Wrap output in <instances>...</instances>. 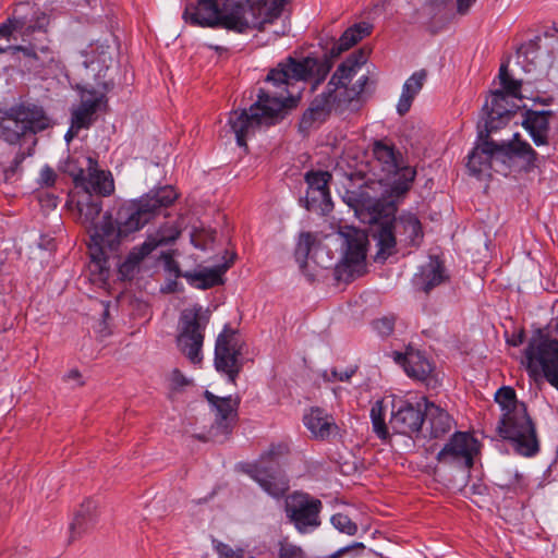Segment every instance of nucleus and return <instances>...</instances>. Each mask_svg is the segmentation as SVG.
Listing matches in <instances>:
<instances>
[{"instance_id":"nucleus-1","label":"nucleus","mask_w":558,"mask_h":558,"mask_svg":"<svg viewBox=\"0 0 558 558\" xmlns=\"http://www.w3.org/2000/svg\"><path fill=\"white\" fill-rule=\"evenodd\" d=\"M331 69L329 60L306 57L300 61L289 57L277 68L270 70L266 82L272 83L276 92L259 89L257 100L248 109L234 110L230 113L229 125L235 134L236 144L246 147L247 137L262 128H268L282 119L287 101L292 98L288 90L291 81H305L316 77L322 82Z\"/></svg>"},{"instance_id":"nucleus-2","label":"nucleus","mask_w":558,"mask_h":558,"mask_svg":"<svg viewBox=\"0 0 558 558\" xmlns=\"http://www.w3.org/2000/svg\"><path fill=\"white\" fill-rule=\"evenodd\" d=\"M178 198L171 185L150 190L140 198L120 206L116 220L105 214L100 226H96L88 245L92 263L100 274L109 269L110 257L118 256L121 244L129 236L149 223L162 208L169 207Z\"/></svg>"},{"instance_id":"nucleus-3","label":"nucleus","mask_w":558,"mask_h":558,"mask_svg":"<svg viewBox=\"0 0 558 558\" xmlns=\"http://www.w3.org/2000/svg\"><path fill=\"white\" fill-rule=\"evenodd\" d=\"M345 201L363 221L373 226L372 235L378 247L376 259L386 260L395 253L397 234L400 243L404 245H420L423 231L418 218L407 213L396 219V205L385 193L378 196L373 186L366 185L348 192Z\"/></svg>"},{"instance_id":"nucleus-4","label":"nucleus","mask_w":558,"mask_h":558,"mask_svg":"<svg viewBox=\"0 0 558 558\" xmlns=\"http://www.w3.org/2000/svg\"><path fill=\"white\" fill-rule=\"evenodd\" d=\"M287 0H199L187 7L184 20L195 26L222 27L244 34L253 29L262 31L281 14Z\"/></svg>"},{"instance_id":"nucleus-5","label":"nucleus","mask_w":558,"mask_h":558,"mask_svg":"<svg viewBox=\"0 0 558 558\" xmlns=\"http://www.w3.org/2000/svg\"><path fill=\"white\" fill-rule=\"evenodd\" d=\"M424 400L412 403L408 400H398L392 404L389 426L386 423V407L383 400H377L371 408L372 428L376 436L386 440L389 438V427L401 435L411 436L421 433L424 425Z\"/></svg>"},{"instance_id":"nucleus-6","label":"nucleus","mask_w":558,"mask_h":558,"mask_svg":"<svg viewBox=\"0 0 558 558\" xmlns=\"http://www.w3.org/2000/svg\"><path fill=\"white\" fill-rule=\"evenodd\" d=\"M373 170L379 171L378 185L389 186L391 196L400 197L411 187L416 175L414 168L403 166L401 155L383 142H375L373 146Z\"/></svg>"},{"instance_id":"nucleus-7","label":"nucleus","mask_w":558,"mask_h":558,"mask_svg":"<svg viewBox=\"0 0 558 558\" xmlns=\"http://www.w3.org/2000/svg\"><path fill=\"white\" fill-rule=\"evenodd\" d=\"M210 313L201 305L185 308L179 318L177 345L191 363L199 364L203 360L202 348L205 329L209 323Z\"/></svg>"},{"instance_id":"nucleus-8","label":"nucleus","mask_w":558,"mask_h":558,"mask_svg":"<svg viewBox=\"0 0 558 558\" xmlns=\"http://www.w3.org/2000/svg\"><path fill=\"white\" fill-rule=\"evenodd\" d=\"M524 355L529 375L537 379L542 371L550 385L558 389V340L538 330L531 338Z\"/></svg>"},{"instance_id":"nucleus-9","label":"nucleus","mask_w":558,"mask_h":558,"mask_svg":"<svg viewBox=\"0 0 558 558\" xmlns=\"http://www.w3.org/2000/svg\"><path fill=\"white\" fill-rule=\"evenodd\" d=\"M517 411L502 414L499 422V435L511 441L515 452L533 457L539 451L535 425L527 414L526 405H518Z\"/></svg>"},{"instance_id":"nucleus-10","label":"nucleus","mask_w":558,"mask_h":558,"mask_svg":"<svg viewBox=\"0 0 558 558\" xmlns=\"http://www.w3.org/2000/svg\"><path fill=\"white\" fill-rule=\"evenodd\" d=\"M51 120L43 108L28 105L12 108L0 119V136L10 144H16L27 133L48 129Z\"/></svg>"},{"instance_id":"nucleus-11","label":"nucleus","mask_w":558,"mask_h":558,"mask_svg":"<svg viewBox=\"0 0 558 558\" xmlns=\"http://www.w3.org/2000/svg\"><path fill=\"white\" fill-rule=\"evenodd\" d=\"M286 453V445H272L262 454L259 461L246 471L250 477L274 498L283 496L290 487L288 477L277 462V458Z\"/></svg>"},{"instance_id":"nucleus-12","label":"nucleus","mask_w":558,"mask_h":558,"mask_svg":"<svg viewBox=\"0 0 558 558\" xmlns=\"http://www.w3.org/2000/svg\"><path fill=\"white\" fill-rule=\"evenodd\" d=\"M112 54L108 46L97 45L86 54L78 71L81 78L77 88L82 92H107L112 85L108 73L112 64Z\"/></svg>"},{"instance_id":"nucleus-13","label":"nucleus","mask_w":558,"mask_h":558,"mask_svg":"<svg viewBox=\"0 0 558 558\" xmlns=\"http://www.w3.org/2000/svg\"><path fill=\"white\" fill-rule=\"evenodd\" d=\"M343 71L344 66H339L328 82L326 90L312 100L300 121V129L302 131H307L315 123L323 122L332 109H340L347 105L337 86V84L341 83L339 80L347 78L345 74H341Z\"/></svg>"},{"instance_id":"nucleus-14","label":"nucleus","mask_w":558,"mask_h":558,"mask_svg":"<svg viewBox=\"0 0 558 558\" xmlns=\"http://www.w3.org/2000/svg\"><path fill=\"white\" fill-rule=\"evenodd\" d=\"M215 367L235 383L243 367V342L229 325L218 335L215 345Z\"/></svg>"},{"instance_id":"nucleus-15","label":"nucleus","mask_w":558,"mask_h":558,"mask_svg":"<svg viewBox=\"0 0 558 558\" xmlns=\"http://www.w3.org/2000/svg\"><path fill=\"white\" fill-rule=\"evenodd\" d=\"M322 509L323 504L319 499L304 493L295 492L286 500L287 518L302 534L312 532L320 525Z\"/></svg>"},{"instance_id":"nucleus-16","label":"nucleus","mask_w":558,"mask_h":558,"mask_svg":"<svg viewBox=\"0 0 558 558\" xmlns=\"http://www.w3.org/2000/svg\"><path fill=\"white\" fill-rule=\"evenodd\" d=\"M515 105H510L509 97L504 90H495L490 95V101H486L483 106V118L477 124L478 137H488L490 133L506 125L511 114L515 112Z\"/></svg>"},{"instance_id":"nucleus-17","label":"nucleus","mask_w":558,"mask_h":558,"mask_svg":"<svg viewBox=\"0 0 558 558\" xmlns=\"http://www.w3.org/2000/svg\"><path fill=\"white\" fill-rule=\"evenodd\" d=\"M478 450V442L472 435L458 432L438 452L437 460L444 464H457L460 468L470 469Z\"/></svg>"},{"instance_id":"nucleus-18","label":"nucleus","mask_w":558,"mask_h":558,"mask_svg":"<svg viewBox=\"0 0 558 558\" xmlns=\"http://www.w3.org/2000/svg\"><path fill=\"white\" fill-rule=\"evenodd\" d=\"M49 16L41 13H34L31 17L27 15H14L0 25V53L12 50L13 53L15 46L10 45L11 36L13 33H19L23 40L35 32L46 31L49 24Z\"/></svg>"},{"instance_id":"nucleus-19","label":"nucleus","mask_w":558,"mask_h":558,"mask_svg":"<svg viewBox=\"0 0 558 558\" xmlns=\"http://www.w3.org/2000/svg\"><path fill=\"white\" fill-rule=\"evenodd\" d=\"M180 233L181 231L172 225L160 227L155 233L149 234L142 245L129 253L126 259L120 265V272L123 276L132 274L147 255L159 246L173 243Z\"/></svg>"},{"instance_id":"nucleus-20","label":"nucleus","mask_w":558,"mask_h":558,"mask_svg":"<svg viewBox=\"0 0 558 558\" xmlns=\"http://www.w3.org/2000/svg\"><path fill=\"white\" fill-rule=\"evenodd\" d=\"M87 174L85 170H69V175L73 179L76 187H82L87 196H109L114 191V182L110 172L98 170L97 162L90 158H85Z\"/></svg>"},{"instance_id":"nucleus-21","label":"nucleus","mask_w":558,"mask_h":558,"mask_svg":"<svg viewBox=\"0 0 558 558\" xmlns=\"http://www.w3.org/2000/svg\"><path fill=\"white\" fill-rule=\"evenodd\" d=\"M500 159L504 162H518L520 168L530 171L538 166V155L532 146L514 133L512 140L498 144Z\"/></svg>"},{"instance_id":"nucleus-22","label":"nucleus","mask_w":558,"mask_h":558,"mask_svg":"<svg viewBox=\"0 0 558 558\" xmlns=\"http://www.w3.org/2000/svg\"><path fill=\"white\" fill-rule=\"evenodd\" d=\"M500 158L498 143L488 137L480 138L475 147L468 155L466 168L471 175L482 179L490 177L493 158Z\"/></svg>"},{"instance_id":"nucleus-23","label":"nucleus","mask_w":558,"mask_h":558,"mask_svg":"<svg viewBox=\"0 0 558 558\" xmlns=\"http://www.w3.org/2000/svg\"><path fill=\"white\" fill-rule=\"evenodd\" d=\"M235 254L226 253L225 262L214 267H204L196 271H185L182 277L196 289L206 290L223 282L222 276L233 264Z\"/></svg>"},{"instance_id":"nucleus-24","label":"nucleus","mask_w":558,"mask_h":558,"mask_svg":"<svg viewBox=\"0 0 558 558\" xmlns=\"http://www.w3.org/2000/svg\"><path fill=\"white\" fill-rule=\"evenodd\" d=\"M453 426L449 413L428 400H424V425L421 430L424 437L440 438L448 434Z\"/></svg>"},{"instance_id":"nucleus-25","label":"nucleus","mask_w":558,"mask_h":558,"mask_svg":"<svg viewBox=\"0 0 558 558\" xmlns=\"http://www.w3.org/2000/svg\"><path fill=\"white\" fill-rule=\"evenodd\" d=\"M365 62V56L363 52L359 54H352L342 64L339 66H344L343 75L345 74L347 78H341V83L337 84L343 99L347 104L356 99L365 88V85L368 81L366 75H362L357 78L356 83L349 87L348 84L351 82L352 77L356 74V69Z\"/></svg>"},{"instance_id":"nucleus-26","label":"nucleus","mask_w":558,"mask_h":558,"mask_svg":"<svg viewBox=\"0 0 558 558\" xmlns=\"http://www.w3.org/2000/svg\"><path fill=\"white\" fill-rule=\"evenodd\" d=\"M553 116L551 110L529 109L523 112L521 124L536 146L548 144L549 121Z\"/></svg>"},{"instance_id":"nucleus-27","label":"nucleus","mask_w":558,"mask_h":558,"mask_svg":"<svg viewBox=\"0 0 558 558\" xmlns=\"http://www.w3.org/2000/svg\"><path fill=\"white\" fill-rule=\"evenodd\" d=\"M207 401L216 412L214 428L222 435H228L232 429V424L236 418V409L239 401L231 397L219 398L210 391L205 392Z\"/></svg>"},{"instance_id":"nucleus-28","label":"nucleus","mask_w":558,"mask_h":558,"mask_svg":"<svg viewBox=\"0 0 558 558\" xmlns=\"http://www.w3.org/2000/svg\"><path fill=\"white\" fill-rule=\"evenodd\" d=\"M81 104L72 110L71 121L74 129H88L100 106L105 102V94L98 92H82Z\"/></svg>"},{"instance_id":"nucleus-29","label":"nucleus","mask_w":558,"mask_h":558,"mask_svg":"<svg viewBox=\"0 0 558 558\" xmlns=\"http://www.w3.org/2000/svg\"><path fill=\"white\" fill-rule=\"evenodd\" d=\"M340 234L344 238L343 260L349 267L360 266L366 258V234L353 227H344Z\"/></svg>"},{"instance_id":"nucleus-30","label":"nucleus","mask_w":558,"mask_h":558,"mask_svg":"<svg viewBox=\"0 0 558 558\" xmlns=\"http://www.w3.org/2000/svg\"><path fill=\"white\" fill-rule=\"evenodd\" d=\"M304 425L316 439L325 440L338 434V425L331 414L320 408H312L303 417Z\"/></svg>"},{"instance_id":"nucleus-31","label":"nucleus","mask_w":558,"mask_h":558,"mask_svg":"<svg viewBox=\"0 0 558 558\" xmlns=\"http://www.w3.org/2000/svg\"><path fill=\"white\" fill-rule=\"evenodd\" d=\"M395 361L400 364L407 375L416 380H425L432 373L429 361L420 352L409 349L405 353L395 352Z\"/></svg>"},{"instance_id":"nucleus-32","label":"nucleus","mask_w":558,"mask_h":558,"mask_svg":"<svg viewBox=\"0 0 558 558\" xmlns=\"http://www.w3.org/2000/svg\"><path fill=\"white\" fill-rule=\"evenodd\" d=\"M14 50L23 53L31 68L46 66L56 60L54 52L46 37L44 40L36 39L28 46H15Z\"/></svg>"},{"instance_id":"nucleus-33","label":"nucleus","mask_w":558,"mask_h":558,"mask_svg":"<svg viewBox=\"0 0 558 558\" xmlns=\"http://www.w3.org/2000/svg\"><path fill=\"white\" fill-rule=\"evenodd\" d=\"M97 519V505L92 499L85 500L75 512L73 521L70 524V538L73 542L87 532Z\"/></svg>"},{"instance_id":"nucleus-34","label":"nucleus","mask_w":558,"mask_h":558,"mask_svg":"<svg viewBox=\"0 0 558 558\" xmlns=\"http://www.w3.org/2000/svg\"><path fill=\"white\" fill-rule=\"evenodd\" d=\"M447 279L445 267L438 258H430L428 264L422 267L421 272L415 276V283L428 293Z\"/></svg>"},{"instance_id":"nucleus-35","label":"nucleus","mask_w":558,"mask_h":558,"mask_svg":"<svg viewBox=\"0 0 558 558\" xmlns=\"http://www.w3.org/2000/svg\"><path fill=\"white\" fill-rule=\"evenodd\" d=\"M426 71L421 70L413 73L403 84L402 93L397 105V111L404 116L411 108L412 101L422 89L426 80Z\"/></svg>"},{"instance_id":"nucleus-36","label":"nucleus","mask_w":558,"mask_h":558,"mask_svg":"<svg viewBox=\"0 0 558 558\" xmlns=\"http://www.w3.org/2000/svg\"><path fill=\"white\" fill-rule=\"evenodd\" d=\"M371 33V25L362 22L349 27L339 41L330 49V58H338L343 51L350 49Z\"/></svg>"},{"instance_id":"nucleus-37","label":"nucleus","mask_w":558,"mask_h":558,"mask_svg":"<svg viewBox=\"0 0 558 558\" xmlns=\"http://www.w3.org/2000/svg\"><path fill=\"white\" fill-rule=\"evenodd\" d=\"M77 207L82 222L84 225H89V232L92 234L95 230V227L100 226V223H95V221L102 210V202L100 199L86 196L85 201H80L77 203Z\"/></svg>"},{"instance_id":"nucleus-38","label":"nucleus","mask_w":558,"mask_h":558,"mask_svg":"<svg viewBox=\"0 0 558 558\" xmlns=\"http://www.w3.org/2000/svg\"><path fill=\"white\" fill-rule=\"evenodd\" d=\"M318 243L316 236L311 232L300 234L294 255L301 269L306 267L307 260L311 259L314 247L318 245Z\"/></svg>"},{"instance_id":"nucleus-39","label":"nucleus","mask_w":558,"mask_h":558,"mask_svg":"<svg viewBox=\"0 0 558 558\" xmlns=\"http://www.w3.org/2000/svg\"><path fill=\"white\" fill-rule=\"evenodd\" d=\"M305 207L307 210L329 213L332 208L329 191H306Z\"/></svg>"},{"instance_id":"nucleus-40","label":"nucleus","mask_w":558,"mask_h":558,"mask_svg":"<svg viewBox=\"0 0 558 558\" xmlns=\"http://www.w3.org/2000/svg\"><path fill=\"white\" fill-rule=\"evenodd\" d=\"M496 402L500 405L504 414L517 411L518 405H525L523 402L518 401L517 395L511 387H501L495 395Z\"/></svg>"},{"instance_id":"nucleus-41","label":"nucleus","mask_w":558,"mask_h":558,"mask_svg":"<svg viewBox=\"0 0 558 558\" xmlns=\"http://www.w3.org/2000/svg\"><path fill=\"white\" fill-rule=\"evenodd\" d=\"M331 174L328 171H308L305 174V182L308 191H329L328 182Z\"/></svg>"},{"instance_id":"nucleus-42","label":"nucleus","mask_w":558,"mask_h":558,"mask_svg":"<svg viewBox=\"0 0 558 558\" xmlns=\"http://www.w3.org/2000/svg\"><path fill=\"white\" fill-rule=\"evenodd\" d=\"M499 80L502 88L505 89L504 93L507 95V97L520 96L521 82L510 77L508 73V65L506 63L500 65Z\"/></svg>"},{"instance_id":"nucleus-43","label":"nucleus","mask_w":558,"mask_h":558,"mask_svg":"<svg viewBox=\"0 0 558 558\" xmlns=\"http://www.w3.org/2000/svg\"><path fill=\"white\" fill-rule=\"evenodd\" d=\"M330 521L335 529L341 533L355 535L357 532L356 523H354L347 514L336 513L331 517Z\"/></svg>"},{"instance_id":"nucleus-44","label":"nucleus","mask_w":558,"mask_h":558,"mask_svg":"<svg viewBox=\"0 0 558 558\" xmlns=\"http://www.w3.org/2000/svg\"><path fill=\"white\" fill-rule=\"evenodd\" d=\"M314 264L323 269H328L332 266L331 252L323 245L320 242L314 247V252L311 256Z\"/></svg>"},{"instance_id":"nucleus-45","label":"nucleus","mask_w":558,"mask_h":558,"mask_svg":"<svg viewBox=\"0 0 558 558\" xmlns=\"http://www.w3.org/2000/svg\"><path fill=\"white\" fill-rule=\"evenodd\" d=\"M278 558H308L302 547L283 541L279 543Z\"/></svg>"},{"instance_id":"nucleus-46","label":"nucleus","mask_w":558,"mask_h":558,"mask_svg":"<svg viewBox=\"0 0 558 558\" xmlns=\"http://www.w3.org/2000/svg\"><path fill=\"white\" fill-rule=\"evenodd\" d=\"M215 232L213 230H199L191 234L192 244L199 250H206L208 244L214 242Z\"/></svg>"},{"instance_id":"nucleus-47","label":"nucleus","mask_w":558,"mask_h":558,"mask_svg":"<svg viewBox=\"0 0 558 558\" xmlns=\"http://www.w3.org/2000/svg\"><path fill=\"white\" fill-rule=\"evenodd\" d=\"M215 549L220 558H244L243 549L239 548L234 550L228 544H225L222 542H217L215 544Z\"/></svg>"},{"instance_id":"nucleus-48","label":"nucleus","mask_w":558,"mask_h":558,"mask_svg":"<svg viewBox=\"0 0 558 558\" xmlns=\"http://www.w3.org/2000/svg\"><path fill=\"white\" fill-rule=\"evenodd\" d=\"M57 180V173L56 171L49 167L45 166L41 168L39 178H38V184L40 186H52L56 183Z\"/></svg>"},{"instance_id":"nucleus-49","label":"nucleus","mask_w":558,"mask_h":558,"mask_svg":"<svg viewBox=\"0 0 558 558\" xmlns=\"http://www.w3.org/2000/svg\"><path fill=\"white\" fill-rule=\"evenodd\" d=\"M374 329L380 336H388L393 330V319L389 317H384L381 319H377L373 323Z\"/></svg>"},{"instance_id":"nucleus-50","label":"nucleus","mask_w":558,"mask_h":558,"mask_svg":"<svg viewBox=\"0 0 558 558\" xmlns=\"http://www.w3.org/2000/svg\"><path fill=\"white\" fill-rule=\"evenodd\" d=\"M170 381L171 386L175 389L182 388L190 384V380L177 368L172 371L170 375Z\"/></svg>"},{"instance_id":"nucleus-51","label":"nucleus","mask_w":558,"mask_h":558,"mask_svg":"<svg viewBox=\"0 0 558 558\" xmlns=\"http://www.w3.org/2000/svg\"><path fill=\"white\" fill-rule=\"evenodd\" d=\"M162 258L165 260V266L168 271L174 274L175 277H182L184 272H181L179 264L172 258V256L169 253H163Z\"/></svg>"},{"instance_id":"nucleus-52","label":"nucleus","mask_w":558,"mask_h":558,"mask_svg":"<svg viewBox=\"0 0 558 558\" xmlns=\"http://www.w3.org/2000/svg\"><path fill=\"white\" fill-rule=\"evenodd\" d=\"M355 373L354 368H348L342 372H338L337 369L331 371V377H328V380H339V381H348L352 375Z\"/></svg>"},{"instance_id":"nucleus-53","label":"nucleus","mask_w":558,"mask_h":558,"mask_svg":"<svg viewBox=\"0 0 558 558\" xmlns=\"http://www.w3.org/2000/svg\"><path fill=\"white\" fill-rule=\"evenodd\" d=\"M476 0H457V13L465 15L470 12Z\"/></svg>"},{"instance_id":"nucleus-54","label":"nucleus","mask_w":558,"mask_h":558,"mask_svg":"<svg viewBox=\"0 0 558 558\" xmlns=\"http://www.w3.org/2000/svg\"><path fill=\"white\" fill-rule=\"evenodd\" d=\"M364 548H365V546L363 543L354 542L352 545L343 547V548L339 549L337 553H335L333 555L326 557V558H338L342 554L348 553L352 549H357V550L362 551V550H364Z\"/></svg>"},{"instance_id":"nucleus-55","label":"nucleus","mask_w":558,"mask_h":558,"mask_svg":"<svg viewBox=\"0 0 558 558\" xmlns=\"http://www.w3.org/2000/svg\"><path fill=\"white\" fill-rule=\"evenodd\" d=\"M25 154L24 153H17L12 161V166L5 171L7 175L15 173L20 165L24 161Z\"/></svg>"},{"instance_id":"nucleus-56","label":"nucleus","mask_w":558,"mask_h":558,"mask_svg":"<svg viewBox=\"0 0 558 558\" xmlns=\"http://www.w3.org/2000/svg\"><path fill=\"white\" fill-rule=\"evenodd\" d=\"M65 380H68V381L73 380V381L77 383V385H83V383L81 381V374L77 369L70 371L65 376Z\"/></svg>"},{"instance_id":"nucleus-57","label":"nucleus","mask_w":558,"mask_h":558,"mask_svg":"<svg viewBox=\"0 0 558 558\" xmlns=\"http://www.w3.org/2000/svg\"><path fill=\"white\" fill-rule=\"evenodd\" d=\"M81 129H74L73 128V121H71V126L69 129V131L66 132L64 138L66 142H71L78 133Z\"/></svg>"},{"instance_id":"nucleus-58","label":"nucleus","mask_w":558,"mask_h":558,"mask_svg":"<svg viewBox=\"0 0 558 558\" xmlns=\"http://www.w3.org/2000/svg\"><path fill=\"white\" fill-rule=\"evenodd\" d=\"M69 170L78 171V170H84V169L81 167H77L74 160H69L65 163L64 171L69 174Z\"/></svg>"},{"instance_id":"nucleus-59","label":"nucleus","mask_w":558,"mask_h":558,"mask_svg":"<svg viewBox=\"0 0 558 558\" xmlns=\"http://www.w3.org/2000/svg\"><path fill=\"white\" fill-rule=\"evenodd\" d=\"M215 49H216V50H220V49H222V48H221V47H219V46H216V47H215Z\"/></svg>"},{"instance_id":"nucleus-60","label":"nucleus","mask_w":558,"mask_h":558,"mask_svg":"<svg viewBox=\"0 0 558 558\" xmlns=\"http://www.w3.org/2000/svg\"><path fill=\"white\" fill-rule=\"evenodd\" d=\"M248 558H255V557H248Z\"/></svg>"}]
</instances>
